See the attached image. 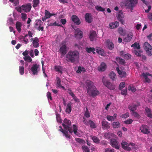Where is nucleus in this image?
Returning <instances> with one entry per match:
<instances>
[{"mask_svg":"<svg viewBox=\"0 0 152 152\" xmlns=\"http://www.w3.org/2000/svg\"><path fill=\"white\" fill-rule=\"evenodd\" d=\"M62 125L64 129L68 130L70 133L72 134L73 132L74 134H76V125H73V128L71 127V121L69 119L66 118L64 119Z\"/></svg>","mask_w":152,"mask_h":152,"instance_id":"nucleus-1","label":"nucleus"},{"mask_svg":"<svg viewBox=\"0 0 152 152\" xmlns=\"http://www.w3.org/2000/svg\"><path fill=\"white\" fill-rule=\"evenodd\" d=\"M137 3V0H127L126 3V6L130 9L132 12L133 7H135Z\"/></svg>","mask_w":152,"mask_h":152,"instance_id":"nucleus-2","label":"nucleus"},{"mask_svg":"<svg viewBox=\"0 0 152 152\" xmlns=\"http://www.w3.org/2000/svg\"><path fill=\"white\" fill-rule=\"evenodd\" d=\"M76 56V51H69L66 55V60L68 61L73 62Z\"/></svg>","mask_w":152,"mask_h":152,"instance_id":"nucleus-3","label":"nucleus"},{"mask_svg":"<svg viewBox=\"0 0 152 152\" xmlns=\"http://www.w3.org/2000/svg\"><path fill=\"white\" fill-rule=\"evenodd\" d=\"M102 82L103 85L106 87L107 88L111 90H114L115 88V86L113 83L110 82L109 80L102 79Z\"/></svg>","mask_w":152,"mask_h":152,"instance_id":"nucleus-4","label":"nucleus"},{"mask_svg":"<svg viewBox=\"0 0 152 152\" xmlns=\"http://www.w3.org/2000/svg\"><path fill=\"white\" fill-rule=\"evenodd\" d=\"M143 47L144 50H146L148 55L151 56L152 55V47L148 42H145Z\"/></svg>","mask_w":152,"mask_h":152,"instance_id":"nucleus-5","label":"nucleus"},{"mask_svg":"<svg viewBox=\"0 0 152 152\" xmlns=\"http://www.w3.org/2000/svg\"><path fill=\"white\" fill-rule=\"evenodd\" d=\"M43 24V22L40 20H36L35 23L34 25V27L38 31H42L44 28L42 26Z\"/></svg>","mask_w":152,"mask_h":152,"instance_id":"nucleus-6","label":"nucleus"},{"mask_svg":"<svg viewBox=\"0 0 152 152\" xmlns=\"http://www.w3.org/2000/svg\"><path fill=\"white\" fill-rule=\"evenodd\" d=\"M86 88L88 91L91 89H94L96 88L94 85V83L92 81L90 80H88L86 81Z\"/></svg>","mask_w":152,"mask_h":152,"instance_id":"nucleus-7","label":"nucleus"},{"mask_svg":"<svg viewBox=\"0 0 152 152\" xmlns=\"http://www.w3.org/2000/svg\"><path fill=\"white\" fill-rule=\"evenodd\" d=\"M39 65L37 64H33L31 66V69L33 75H37L38 73V69Z\"/></svg>","mask_w":152,"mask_h":152,"instance_id":"nucleus-8","label":"nucleus"},{"mask_svg":"<svg viewBox=\"0 0 152 152\" xmlns=\"http://www.w3.org/2000/svg\"><path fill=\"white\" fill-rule=\"evenodd\" d=\"M87 93L89 95L92 97H94L99 94V91L97 90L96 88L90 89L89 91L87 90Z\"/></svg>","mask_w":152,"mask_h":152,"instance_id":"nucleus-9","label":"nucleus"},{"mask_svg":"<svg viewBox=\"0 0 152 152\" xmlns=\"http://www.w3.org/2000/svg\"><path fill=\"white\" fill-rule=\"evenodd\" d=\"M110 143H111V145L112 147L117 149H118L120 148V145L115 139L114 138L111 139L110 140Z\"/></svg>","mask_w":152,"mask_h":152,"instance_id":"nucleus-10","label":"nucleus"},{"mask_svg":"<svg viewBox=\"0 0 152 152\" xmlns=\"http://www.w3.org/2000/svg\"><path fill=\"white\" fill-rule=\"evenodd\" d=\"M72 23H71V27L73 30L74 31V35L76 37V15H73L71 17Z\"/></svg>","mask_w":152,"mask_h":152,"instance_id":"nucleus-11","label":"nucleus"},{"mask_svg":"<svg viewBox=\"0 0 152 152\" xmlns=\"http://www.w3.org/2000/svg\"><path fill=\"white\" fill-rule=\"evenodd\" d=\"M21 7H22L23 10L24 11V12H29L31 9V6L30 4L28 3L26 4L22 5Z\"/></svg>","mask_w":152,"mask_h":152,"instance_id":"nucleus-12","label":"nucleus"},{"mask_svg":"<svg viewBox=\"0 0 152 152\" xmlns=\"http://www.w3.org/2000/svg\"><path fill=\"white\" fill-rule=\"evenodd\" d=\"M122 148L125 150L129 151L131 150V148L129 147V144L127 142L122 141L121 143Z\"/></svg>","mask_w":152,"mask_h":152,"instance_id":"nucleus-13","label":"nucleus"},{"mask_svg":"<svg viewBox=\"0 0 152 152\" xmlns=\"http://www.w3.org/2000/svg\"><path fill=\"white\" fill-rule=\"evenodd\" d=\"M85 20L88 23H91L92 21V15L90 13H86L85 16Z\"/></svg>","mask_w":152,"mask_h":152,"instance_id":"nucleus-14","label":"nucleus"},{"mask_svg":"<svg viewBox=\"0 0 152 152\" xmlns=\"http://www.w3.org/2000/svg\"><path fill=\"white\" fill-rule=\"evenodd\" d=\"M83 31L80 30L79 28L76 29V39H80L83 37Z\"/></svg>","mask_w":152,"mask_h":152,"instance_id":"nucleus-15","label":"nucleus"},{"mask_svg":"<svg viewBox=\"0 0 152 152\" xmlns=\"http://www.w3.org/2000/svg\"><path fill=\"white\" fill-rule=\"evenodd\" d=\"M102 128L103 130L107 129L110 128L109 124L105 120H103L101 122Z\"/></svg>","mask_w":152,"mask_h":152,"instance_id":"nucleus-16","label":"nucleus"},{"mask_svg":"<svg viewBox=\"0 0 152 152\" xmlns=\"http://www.w3.org/2000/svg\"><path fill=\"white\" fill-rule=\"evenodd\" d=\"M142 76L144 77V79H145V82L146 83H150L151 82V80L148 78V76H150L152 77V75L150 73L146 72V73H143L142 74Z\"/></svg>","mask_w":152,"mask_h":152,"instance_id":"nucleus-17","label":"nucleus"},{"mask_svg":"<svg viewBox=\"0 0 152 152\" xmlns=\"http://www.w3.org/2000/svg\"><path fill=\"white\" fill-rule=\"evenodd\" d=\"M133 37V34L131 32L129 33L126 36L124 39V41L125 42H129Z\"/></svg>","mask_w":152,"mask_h":152,"instance_id":"nucleus-18","label":"nucleus"},{"mask_svg":"<svg viewBox=\"0 0 152 152\" xmlns=\"http://www.w3.org/2000/svg\"><path fill=\"white\" fill-rule=\"evenodd\" d=\"M96 37V32L94 30H91L90 31L89 39L91 41H93Z\"/></svg>","mask_w":152,"mask_h":152,"instance_id":"nucleus-19","label":"nucleus"},{"mask_svg":"<svg viewBox=\"0 0 152 152\" xmlns=\"http://www.w3.org/2000/svg\"><path fill=\"white\" fill-rule=\"evenodd\" d=\"M39 40L38 38L35 37L34 38V39L32 41V45H33V47L35 48H37L39 46Z\"/></svg>","mask_w":152,"mask_h":152,"instance_id":"nucleus-20","label":"nucleus"},{"mask_svg":"<svg viewBox=\"0 0 152 152\" xmlns=\"http://www.w3.org/2000/svg\"><path fill=\"white\" fill-rule=\"evenodd\" d=\"M119 25V22L117 21L111 23L109 24V28L112 29L115 28L118 26Z\"/></svg>","mask_w":152,"mask_h":152,"instance_id":"nucleus-21","label":"nucleus"},{"mask_svg":"<svg viewBox=\"0 0 152 152\" xmlns=\"http://www.w3.org/2000/svg\"><path fill=\"white\" fill-rule=\"evenodd\" d=\"M140 130L141 131V132L144 133V134H147L150 132L148 130V129L146 127V126L145 125H142L140 127Z\"/></svg>","mask_w":152,"mask_h":152,"instance_id":"nucleus-22","label":"nucleus"},{"mask_svg":"<svg viewBox=\"0 0 152 152\" xmlns=\"http://www.w3.org/2000/svg\"><path fill=\"white\" fill-rule=\"evenodd\" d=\"M145 115H147V117L150 118H152V115L151 114V110L149 109L148 107H146L145 109Z\"/></svg>","mask_w":152,"mask_h":152,"instance_id":"nucleus-23","label":"nucleus"},{"mask_svg":"<svg viewBox=\"0 0 152 152\" xmlns=\"http://www.w3.org/2000/svg\"><path fill=\"white\" fill-rule=\"evenodd\" d=\"M106 68V64L104 62L101 63V65L98 67V70L100 71H104Z\"/></svg>","mask_w":152,"mask_h":152,"instance_id":"nucleus-24","label":"nucleus"},{"mask_svg":"<svg viewBox=\"0 0 152 152\" xmlns=\"http://www.w3.org/2000/svg\"><path fill=\"white\" fill-rule=\"evenodd\" d=\"M59 128H60V129H59V131L63 133L65 137L69 138V135H68V132L66 130H63L61 126H60Z\"/></svg>","mask_w":152,"mask_h":152,"instance_id":"nucleus-25","label":"nucleus"},{"mask_svg":"<svg viewBox=\"0 0 152 152\" xmlns=\"http://www.w3.org/2000/svg\"><path fill=\"white\" fill-rule=\"evenodd\" d=\"M60 52L61 54L63 55H65L66 53V46L65 45H63L60 48Z\"/></svg>","mask_w":152,"mask_h":152,"instance_id":"nucleus-26","label":"nucleus"},{"mask_svg":"<svg viewBox=\"0 0 152 152\" xmlns=\"http://www.w3.org/2000/svg\"><path fill=\"white\" fill-rule=\"evenodd\" d=\"M96 53L99 55L103 56L104 55V51L103 49L99 47H96Z\"/></svg>","mask_w":152,"mask_h":152,"instance_id":"nucleus-27","label":"nucleus"},{"mask_svg":"<svg viewBox=\"0 0 152 152\" xmlns=\"http://www.w3.org/2000/svg\"><path fill=\"white\" fill-rule=\"evenodd\" d=\"M55 69L56 72L62 74V71H63V68L61 66L56 65L55 66Z\"/></svg>","mask_w":152,"mask_h":152,"instance_id":"nucleus-28","label":"nucleus"},{"mask_svg":"<svg viewBox=\"0 0 152 152\" xmlns=\"http://www.w3.org/2000/svg\"><path fill=\"white\" fill-rule=\"evenodd\" d=\"M72 104V102L69 103L67 104L66 110H65V111L66 113L69 114L70 113L71 111V106Z\"/></svg>","mask_w":152,"mask_h":152,"instance_id":"nucleus-29","label":"nucleus"},{"mask_svg":"<svg viewBox=\"0 0 152 152\" xmlns=\"http://www.w3.org/2000/svg\"><path fill=\"white\" fill-rule=\"evenodd\" d=\"M86 51L88 53H90L91 52H93V54H95V49L94 48H88L87 47L86 48Z\"/></svg>","mask_w":152,"mask_h":152,"instance_id":"nucleus-30","label":"nucleus"},{"mask_svg":"<svg viewBox=\"0 0 152 152\" xmlns=\"http://www.w3.org/2000/svg\"><path fill=\"white\" fill-rule=\"evenodd\" d=\"M21 26H22V24L21 23L19 22H17V23H16V28L19 32H20L21 31L20 28Z\"/></svg>","mask_w":152,"mask_h":152,"instance_id":"nucleus-31","label":"nucleus"},{"mask_svg":"<svg viewBox=\"0 0 152 152\" xmlns=\"http://www.w3.org/2000/svg\"><path fill=\"white\" fill-rule=\"evenodd\" d=\"M118 20L122 24H124L125 23L124 20L123 19L124 18V17L122 16V15L120 14H118L117 16Z\"/></svg>","mask_w":152,"mask_h":152,"instance_id":"nucleus-32","label":"nucleus"},{"mask_svg":"<svg viewBox=\"0 0 152 152\" xmlns=\"http://www.w3.org/2000/svg\"><path fill=\"white\" fill-rule=\"evenodd\" d=\"M106 43L107 44V47L108 49L110 50H113L114 48V44L112 42H110L109 40H107L106 41Z\"/></svg>","mask_w":152,"mask_h":152,"instance_id":"nucleus-33","label":"nucleus"},{"mask_svg":"<svg viewBox=\"0 0 152 152\" xmlns=\"http://www.w3.org/2000/svg\"><path fill=\"white\" fill-rule=\"evenodd\" d=\"M120 123L118 121L113 122L112 123V127L113 129H116L120 127Z\"/></svg>","mask_w":152,"mask_h":152,"instance_id":"nucleus-34","label":"nucleus"},{"mask_svg":"<svg viewBox=\"0 0 152 152\" xmlns=\"http://www.w3.org/2000/svg\"><path fill=\"white\" fill-rule=\"evenodd\" d=\"M86 71V70H85V68L84 67L79 66L78 69L77 70L76 72L77 73H81V72L84 73Z\"/></svg>","mask_w":152,"mask_h":152,"instance_id":"nucleus-35","label":"nucleus"},{"mask_svg":"<svg viewBox=\"0 0 152 152\" xmlns=\"http://www.w3.org/2000/svg\"><path fill=\"white\" fill-rule=\"evenodd\" d=\"M116 60L119 63L122 64L124 65L125 64V61L123 59H122L121 58L119 57H117L116 58Z\"/></svg>","mask_w":152,"mask_h":152,"instance_id":"nucleus-36","label":"nucleus"},{"mask_svg":"<svg viewBox=\"0 0 152 152\" xmlns=\"http://www.w3.org/2000/svg\"><path fill=\"white\" fill-rule=\"evenodd\" d=\"M92 139L93 141L96 143H99V142H100V140L96 136H92Z\"/></svg>","mask_w":152,"mask_h":152,"instance_id":"nucleus-37","label":"nucleus"},{"mask_svg":"<svg viewBox=\"0 0 152 152\" xmlns=\"http://www.w3.org/2000/svg\"><path fill=\"white\" fill-rule=\"evenodd\" d=\"M88 124H89L90 127L92 129H94L96 127L95 124L91 120H89Z\"/></svg>","mask_w":152,"mask_h":152,"instance_id":"nucleus-38","label":"nucleus"},{"mask_svg":"<svg viewBox=\"0 0 152 152\" xmlns=\"http://www.w3.org/2000/svg\"><path fill=\"white\" fill-rule=\"evenodd\" d=\"M56 115L57 122L58 123H61V120L60 115L56 112Z\"/></svg>","mask_w":152,"mask_h":152,"instance_id":"nucleus-39","label":"nucleus"},{"mask_svg":"<svg viewBox=\"0 0 152 152\" xmlns=\"http://www.w3.org/2000/svg\"><path fill=\"white\" fill-rule=\"evenodd\" d=\"M109 77L111 80H114L115 79V74L113 72H111L109 74Z\"/></svg>","mask_w":152,"mask_h":152,"instance_id":"nucleus-40","label":"nucleus"},{"mask_svg":"<svg viewBox=\"0 0 152 152\" xmlns=\"http://www.w3.org/2000/svg\"><path fill=\"white\" fill-rule=\"evenodd\" d=\"M129 109L132 112H134L136 110V105H132L129 107Z\"/></svg>","mask_w":152,"mask_h":152,"instance_id":"nucleus-41","label":"nucleus"},{"mask_svg":"<svg viewBox=\"0 0 152 152\" xmlns=\"http://www.w3.org/2000/svg\"><path fill=\"white\" fill-rule=\"evenodd\" d=\"M132 47L134 49H140V46L139 44H137L136 42L132 45Z\"/></svg>","mask_w":152,"mask_h":152,"instance_id":"nucleus-42","label":"nucleus"},{"mask_svg":"<svg viewBox=\"0 0 152 152\" xmlns=\"http://www.w3.org/2000/svg\"><path fill=\"white\" fill-rule=\"evenodd\" d=\"M39 3V0H33V5L32 7L34 8H35L37 6Z\"/></svg>","mask_w":152,"mask_h":152,"instance_id":"nucleus-43","label":"nucleus"},{"mask_svg":"<svg viewBox=\"0 0 152 152\" xmlns=\"http://www.w3.org/2000/svg\"><path fill=\"white\" fill-rule=\"evenodd\" d=\"M95 8L97 11L103 12L104 11V9L99 6H96Z\"/></svg>","mask_w":152,"mask_h":152,"instance_id":"nucleus-44","label":"nucleus"},{"mask_svg":"<svg viewBox=\"0 0 152 152\" xmlns=\"http://www.w3.org/2000/svg\"><path fill=\"white\" fill-rule=\"evenodd\" d=\"M24 61H27L28 62H31L32 61V59L29 56H25L23 57Z\"/></svg>","mask_w":152,"mask_h":152,"instance_id":"nucleus-45","label":"nucleus"},{"mask_svg":"<svg viewBox=\"0 0 152 152\" xmlns=\"http://www.w3.org/2000/svg\"><path fill=\"white\" fill-rule=\"evenodd\" d=\"M132 115L134 116V117L135 118H140V115L138 114V113L136 112H132Z\"/></svg>","mask_w":152,"mask_h":152,"instance_id":"nucleus-46","label":"nucleus"},{"mask_svg":"<svg viewBox=\"0 0 152 152\" xmlns=\"http://www.w3.org/2000/svg\"><path fill=\"white\" fill-rule=\"evenodd\" d=\"M134 53L136 56L140 57L141 56V53H142V51L141 50H139V52L136 50H134Z\"/></svg>","mask_w":152,"mask_h":152,"instance_id":"nucleus-47","label":"nucleus"},{"mask_svg":"<svg viewBox=\"0 0 152 152\" xmlns=\"http://www.w3.org/2000/svg\"><path fill=\"white\" fill-rule=\"evenodd\" d=\"M68 93H69V95H70V96L72 97V98H73V99L76 101V98L75 96V95L72 92V91H71L70 90H68Z\"/></svg>","mask_w":152,"mask_h":152,"instance_id":"nucleus-48","label":"nucleus"},{"mask_svg":"<svg viewBox=\"0 0 152 152\" xmlns=\"http://www.w3.org/2000/svg\"><path fill=\"white\" fill-rule=\"evenodd\" d=\"M45 15L44 17H46V18H50L51 16V13L47 10L45 11Z\"/></svg>","mask_w":152,"mask_h":152,"instance_id":"nucleus-49","label":"nucleus"},{"mask_svg":"<svg viewBox=\"0 0 152 152\" xmlns=\"http://www.w3.org/2000/svg\"><path fill=\"white\" fill-rule=\"evenodd\" d=\"M113 134L110 133H106L104 134V137L105 138L107 139H110V137Z\"/></svg>","mask_w":152,"mask_h":152,"instance_id":"nucleus-50","label":"nucleus"},{"mask_svg":"<svg viewBox=\"0 0 152 152\" xmlns=\"http://www.w3.org/2000/svg\"><path fill=\"white\" fill-rule=\"evenodd\" d=\"M106 118H107V120L109 121H114L115 119L112 116H110V115H107V116H106Z\"/></svg>","mask_w":152,"mask_h":152,"instance_id":"nucleus-51","label":"nucleus"},{"mask_svg":"<svg viewBox=\"0 0 152 152\" xmlns=\"http://www.w3.org/2000/svg\"><path fill=\"white\" fill-rule=\"evenodd\" d=\"M82 148L83 150V152H90V150H89L87 146H83Z\"/></svg>","mask_w":152,"mask_h":152,"instance_id":"nucleus-52","label":"nucleus"},{"mask_svg":"<svg viewBox=\"0 0 152 152\" xmlns=\"http://www.w3.org/2000/svg\"><path fill=\"white\" fill-rule=\"evenodd\" d=\"M19 71L20 75H22L24 73V68L23 66H20L19 67Z\"/></svg>","mask_w":152,"mask_h":152,"instance_id":"nucleus-53","label":"nucleus"},{"mask_svg":"<svg viewBox=\"0 0 152 152\" xmlns=\"http://www.w3.org/2000/svg\"><path fill=\"white\" fill-rule=\"evenodd\" d=\"M133 120L132 119H128L124 121V124H131L133 122Z\"/></svg>","mask_w":152,"mask_h":152,"instance_id":"nucleus-54","label":"nucleus"},{"mask_svg":"<svg viewBox=\"0 0 152 152\" xmlns=\"http://www.w3.org/2000/svg\"><path fill=\"white\" fill-rule=\"evenodd\" d=\"M84 116L85 117L87 118H88L90 116V113H89V112L88 111V110L87 108H86V111H85Z\"/></svg>","mask_w":152,"mask_h":152,"instance_id":"nucleus-55","label":"nucleus"},{"mask_svg":"<svg viewBox=\"0 0 152 152\" xmlns=\"http://www.w3.org/2000/svg\"><path fill=\"white\" fill-rule=\"evenodd\" d=\"M56 80L57 83L56 84V86H60L61 85V80L58 77H56Z\"/></svg>","mask_w":152,"mask_h":152,"instance_id":"nucleus-56","label":"nucleus"},{"mask_svg":"<svg viewBox=\"0 0 152 152\" xmlns=\"http://www.w3.org/2000/svg\"><path fill=\"white\" fill-rule=\"evenodd\" d=\"M128 89L129 90L132 91V92H134L136 91V89L133 86H129L128 88Z\"/></svg>","mask_w":152,"mask_h":152,"instance_id":"nucleus-57","label":"nucleus"},{"mask_svg":"<svg viewBox=\"0 0 152 152\" xmlns=\"http://www.w3.org/2000/svg\"><path fill=\"white\" fill-rule=\"evenodd\" d=\"M129 113L128 112L126 113L125 114H122L121 116V118H127L129 117Z\"/></svg>","mask_w":152,"mask_h":152,"instance_id":"nucleus-58","label":"nucleus"},{"mask_svg":"<svg viewBox=\"0 0 152 152\" xmlns=\"http://www.w3.org/2000/svg\"><path fill=\"white\" fill-rule=\"evenodd\" d=\"M125 87V82H122L120 84L119 86V89L121 90L123 88Z\"/></svg>","mask_w":152,"mask_h":152,"instance_id":"nucleus-59","label":"nucleus"},{"mask_svg":"<svg viewBox=\"0 0 152 152\" xmlns=\"http://www.w3.org/2000/svg\"><path fill=\"white\" fill-rule=\"evenodd\" d=\"M76 141L79 143L83 144L85 143V141L84 140L78 138H77Z\"/></svg>","mask_w":152,"mask_h":152,"instance_id":"nucleus-60","label":"nucleus"},{"mask_svg":"<svg viewBox=\"0 0 152 152\" xmlns=\"http://www.w3.org/2000/svg\"><path fill=\"white\" fill-rule=\"evenodd\" d=\"M123 56L124 58L127 59H128L131 57V56L129 54H126Z\"/></svg>","mask_w":152,"mask_h":152,"instance_id":"nucleus-61","label":"nucleus"},{"mask_svg":"<svg viewBox=\"0 0 152 152\" xmlns=\"http://www.w3.org/2000/svg\"><path fill=\"white\" fill-rule=\"evenodd\" d=\"M49 26H61V25L58 23H57L56 22L53 23H50Z\"/></svg>","mask_w":152,"mask_h":152,"instance_id":"nucleus-62","label":"nucleus"},{"mask_svg":"<svg viewBox=\"0 0 152 152\" xmlns=\"http://www.w3.org/2000/svg\"><path fill=\"white\" fill-rule=\"evenodd\" d=\"M21 15H22V19H23V21L24 20L26 19V17H27V15H26V14L22 13V14H21Z\"/></svg>","mask_w":152,"mask_h":152,"instance_id":"nucleus-63","label":"nucleus"},{"mask_svg":"<svg viewBox=\"0 0 152 152\" xmlns=\"http://www.w3.org/2000/svg\"><path fill=\"white\" fill-rule=\"evenodd\" d=\"M148 18L149 20L152 22V13H149L148 14Z\"/></svg>","mask_w":152,"mask_h":152,"instance_id":"nucleus-64","label":"nucleus"}]
</instances>
